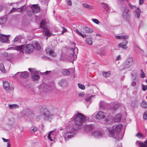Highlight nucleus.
Here are the masks:
<instances>
[{
  "mask_svg": "<svg viewBox=\"0 0 147 147\" xmlns=\"http://www.w3.org/2000/svg\"><path fill=\"white\" fill-rule=\"evenodd\" d=\"M6 22V19L4 17H2L0 18V24H3Z\"/></svg>",
  "mask_w": 147,
  "mask_h": 147,
  "instance_id": "473e14b6",
  "label": "nucleus"
},
{
  "mask_svg": "<svg viewBox=\"0 0 147 147\" xmlns=\"http://www.w3.org/2000/svg\"><path fill=\"white\" fill-rule=\"evenodd\" d=\"M34 44V45L33 46L34 48L38 50L40 49L41 47L38 41L35 42Z\"/></svg>",
  "mask_w": 147,
  "mask_h": 147,
  "instance_id": "393cba45",
  "label": "nucleus"
},
{
  "mask_svg": "<svg viewBox=\"0 0 147 147\" xmlns=\"http://www.w3.org/2000/svg\"><path fill=\"white\" fill-rule=\"evenodd\" d=\"M83 6L86 8L88 9L89 10H92L93 9V7L86 3H83L82 4Z\"/></svg>",
  "mask_w": 147,
  "mask_h": 147,
  "instance_id": "cd10ccee",
  "label": "nucleus"
},
{
  "mask_svg": "<svg viewBox=\"0 0 147 147\" xmlns=\"http://www.w3.org/2000/svg\"><path fill=\"white\" fill-rule=\"evenodd\" d=\"M83 28L84 32L86 33L91 34L93 32L92 29L86 26H84Z\"/></svg>",
  "mask_w": 147,
  "mask_h": 147,
  "instance_id": "a211bd4d",
  "label": "nucleus"
},
{
  "mask_svg": "<svg viewBox=\"0 0 147 147\" xmlns=\"http://www.w3.org/2000/svg\"><path fill=\"white\" fill-rule=\"evenodd\" d=\"M0 70L3 72H5L6 71L4 68V65L2 63H1L0 64Z\"/></svg>",
  "mask_w": 147,
  "mask_h": 147,
  "instance_id": "f704fd0d",
  "label": "nucleus"
},
{
  "mask_svg": "<svg viewBox=\"0 0 147 147\" xmlns=\"http://www.w3.org/2000/svg\"><path fill=\"white\" fill-rule=\"evenodd\" d=\"M59 111L57 109L52 110L50 113L48 109L45 107H42L40 109V113L41 117L45 120L51 121V120L55 116H58Z\"/></svg>",
  "mask_w": 147,
  "mask_h": 147,
  "instance_id": "f257e3e1",
  "label": "nucleus"
},
{
  "mask_svg": "<svg viewBox=\"0 0 147 147\" xmlns=\"http://www.w3.org/2000/svg\"><path fill=\"white\" fill-rule=\"evenodd\" d=\"M10 145V142H8L7 143V147H11Z\"/></svg>",
  "mask_w": 147,
  "mask_h": 147,
  "instance_id": "338daca9",
  "label": "nucleus"
},
{
  "mask_svg": "<svg viewBox=\"0 0 147 147\" xmlns=\"http://www.w3.org/2000/svg\"><path fill=\"white\" fill-rule=\"evenodd\" d=\"M92 135L96 138H101L102 136V134L100 131H96L93 132Z\"/></svg>",
  "mask_w": 147,
  "mask_h": 147,
  "instance_id": "4468645a",
  "label": "nucleus"
},
{
  "mask_svg": "<svg viewBox=\"0 0 147 147\" xmlns=\"http://www.w3.org/2000/svg\"><path fill=\"white\" fill-rule=\"evenodd\" d=\"M141 77L142 78H144L145 77V75L144 72L143 71L142 69L141 70Z\"/></svg>",
  "mask_w": 147,
  "mask_h": 147,
  "instance_id": "3c124183",
  "label": "nucleus"
},
{
  "mask_svg": "<svg viewBox=\"0 0 147 147\" xmlns=\"http://www.w3.org/2000/svg\"><path fill=\"white\" fill-rule=\"evenodd\" d=\"M142 107L144 108H147V103L145 101H142L141 103Z\"/></svg>",
  "mask_w": 147,
  "mask_h": 147,
  "instance_id": "c9c22d12",
  "label": "nucleus"
},
{
  "mask_svg": "<svg viewBox=\"0 0 147 147\" xmlns=\"http://www.w3.org/2000/svg\"><path fill=\"white\" fill-rule=\"evenodd\" d=\"M46 52L47 53H49L50 55L53 56L55 57L56 54L53 51L51 50L50 48H48L46 49Z\"/></svg>",
  "mask_w": 147,
  "mask_h": 147,
  "instance_id": "5701e85b",
  "label": "nucleus"
},
{
  "mask_svg": "<svg viewBox=\"0 0 147 147\" xmlns=\"http://www.w3.org/2000/svg\"><path fill=\"white\" fill-rule=\"evenodd\" d=\"M144 0H139V4L140 5H142L143 3Z\"/></svg>",
  "mask_w": 147,
  "mask_h": 147,
  "instance_id": "0e129e2a",
  "label": "nucleus"
},
{
  "mask_svg": "<svg viewBox=\"0 0 147 147\" xmlns=\"http://www.w3.org/2000/svg\"><path fill=\"white\" fill-rule=\"evenodd\" d=\"M40 27L44 30L43 34L48 37H50L51 34L47 27V22L45 20H42L40 24Z\"/></svg>",
  "mask_w": 147,
  "mask_h": 147,
  "instance_id": "423d86ee",
  "label": "nucleus"
},
{
  "mask_svg": "<svg viewBox=\"0 0 147 147\" xmlns=\"http://www.w3.org/2000/svg\"><path fill=\"white\" fill-rule=\"evenodd\" d=\"M34 47L31 44H28L25 46L24 45L20 46H16L15 47H11L7 49H13L18 51H20L24 49L25 52L27 53H30L32 52Z\"/></svg>",
  "mask_w": 147,
  "mask_h": 147,
  "instance_id": "f03ea898",
  "label": "nucleus"
},
{
  "mask_svg": "<svg viewBox=\"0 0 147 147\" xmlns=\"http://www.w3.org/2000/svg\"><path fill=\"white\" fill-rule=\"evenodd\" d=\"M118 47L119 48H122L124 49H126L127 48V46L125 44H123V43H119L118 45Z\"/></svg>",
  "mask_w": 147,
  "mask_h": 147,
  "instance_id": "bb28decb",
  "label": "nucleus"
},
{
  "mask_svg": "<svg viewBox=\"0 0 147 147\" xmlns=\"http://www.w3.org/2000/svg\"><path fill=\"white\" fill-rule=\"evenodd\" d=\"M19 39V37L18 36H16L14 39H13V40L12 42L13 43H15V42L17 41Z\"/></svg>",
  "mask_w": 147,
  "mask_h": 147,
  "instance_id": "603ef678",
  "label": "nucleus"
},
{
  "mask_svg": "<svg viewBox=\"0 0 147 147\" xmlns=\"http://www.w3.org/2000/svg\"><path fill=\"white\" fill-rule=\"evenodd\" d=\"M28 71H23L21 72L20 77L21 78L26 79L28 77Z\"/></svg>",
  "mask_w": 147,
  "mask_h": 147,
  "instance_id": "412c9836",
  "label": "nucleus"
},
{
  "mask_svg": "<svg viewBox=\"0 0 147 147\" xmlns=\"http://www.w3.org/2000/svg\"><path fill=\"white\" fill-rule=\"evenodd\" d=\"M116 38L118 39H122V35L121 36H115Z\"/></svg>",
  "mask_w": 147,
  "mask_h": 147,
  "instance_id": "13d9d810",
  "label": "nucleus"
},
{
  "mask_svg": "<svg viewBox=\"0 0 147 147\" xmlns=\"http://www.w3.org/2000/svg\"><path fill=\"white\" fill-rule=\"evenodd\" d=\"M129 38V36L127 35H122V39H127Z\"/></svg>",
  "mask_w": 147,
  "mask_h": 147,
  "instance_id": "864d4df0",
  "label": "nucleus"
},
{
  "mask_svg": "<svg viewBox=\"0 0 147 147\" xmlns=\"http://www.w3.org/2000/svg\"><path fill=\"white\" fill-rule=\"evenodd\" d=\"M17 11V9L15 8H13L10 11L9 13H10L14 11Z\"/></svg>",
  "mask_w": 147,
  "mask_h": 147,
  "instance_id": "8fccbe9b",
  "label": "nucleus"
},
{
  "mask_svg": "<svg viewBox=\"0 0 147 147\" xmlns=\"http://www.w3.org/2000/svg\"><path fill=\"white\" fill-rule=\"evenodd\" d=\"M121 58V55H119L116 58L115 61H117Z\"/></svg>",
  "mask_w": 147,
  "mask_h": 147,
  "instance_id": "680f3d73",
  "label": "nucleus"
},
{
  "mask_svg": "<svg viewBox=\"0 0 147 147\" xmlns=\"http://www.w3.org/2000/svg\"><path fill=\"white\" fill-rule=\"evenodd\" d=\"M105 113L102 112H98V113L95 116L96 119H100L102 118H104L105 117Z\"/></svg>",
  "mask_w": 147,
  "mask_h": 147,
  "instance_id": "dca6fc26",
  "label": "nucleus"
},
{
  "mask_svg": "<svg viewBox=\"0 0 147 147\" xmlns=\"http://www.w3.org/2000/svg\"><path fill=\"white\" fill-rule=\"evenodd\" d=\"M19 107V106L18 105L16 104L9 105V107L10 109H15L16 108H18Z\"/></svg>",
  "mask_w": 147,
  "mask_h": 147,
  "instance_id": "c756f323",
  "label": "nucleus"
},
{
  "mask_svg": "<svg viewBox=\"0 0 147 147\" xmlns=\"http://www.w3.org/2000/svg\"><path fill=\"white\" fill-rule=\"evenodd\" d=\"M129 9L125 8L123 12L122 16L123 19L129 23L131 20V16L128 12Z\"/></svg>",
  "mask_w": 147,
  "mask_h": 147,
  "instance_id": "6e6552de",
  "label": "nucleus"
},
{
  "mask_svg": "<svg viewBox=\"0 0 147 147\" xmlns=\"http://www.w3.org/2000/svg\"><path fill=\"white\" fill-rule=\"evenodd\" d=\"M69 70L73 71L74 73L75 72V70L73 69H64L62 71V73L64 76H68L70 74V71Z\"/></svg>",
  "mask_w": 147,
  "mask_h": 147,
  "instance_id": "f3484780",
  "label": "nucleus"
},
{
  "mask_svg": "<svg viewBox=\"0 0 147 147\" xmlns=\"http://www.w3.org/2000/svg\"><path fill=\"white\" fill-rule=\"evenodd\" d=\"M122 128V125H117L113 126L109 129V135L110 137L116 138L117 136L115 134H118Z\"/></svg>",
  "mask_w": 147,
  "mask_h": 147,
  "instance_id": "7ed1b4c3",
  "label": "nucleus"
},
{
  "mask_svg": "<svg viewBox=\"0 0 147 147\" xmlns=\"http://www.w3.org/2000/svg\"><path fill=\"white\" fill-rule=\"evenodd\" d=\"M86 41L87 44L89 45H91L92 44V41L90 38H87L86 39Z\"/></svg>",
  "mask_w": 147,
  "mask_h": 147,
  "instance_id": "58836bf2",
  "label": "nucleus"
},
{
  "mask_svg": "<svg viewBox=\"0 0 147 147\" xmlns=\"http://www.w3.org/2000/svg\"><path fill=\"white\" fill-rule=\"evenodd\" d=\"M69 51V59L71 62L76 60L77 58L76 55L78 52L77 48L75 47L74 48H70Z\"/></svg>",
  "mask_w": 147,
  "mask_h": 147,
  "instance_id": "20e7f679",
  "label": "nucleus"
},
{
  "mask_svg": "<svg viewBox=\"0 0 147 147\" xmlns=\"http://www.w3.org/2000/svg\"><path fill=\"white\" fill-rule=\"evenodd\" d=\"M128 5L130 6V8L132 9H134L135 8H136V6L135 5H131L130 3L128 4Z\"/></svg>",
  "mask_w": 147,
  "mask_h": 147,
  "instance_id": "09e8293b",
  "label": "nucleus"
},
{
  "mask_svg": "<svg viewBox=\"0 0 147 147\" xmlns=\"http://www.w3.org/2000/svg\"><path fill=\"white\" fill-rule=\"evenodd\" d=\"M103 76L105 78H107L109 77L110 75L111 74V73L110 71H109L107 72H103Z\"/></svg>",
  "mask_w": 147,
  "mask_h": 147,
  "instance_id": "72a5a7b5",
  "label": "nucleus"
},
{
  "mask_svg": "<svg viewBox=\"0 0 147 147\" xmlns=\"http://www.w3.org/2000/svg\"><path fill=\"white\" fill-rule=\"evenodd\" d=\"M102 4L104 5L103 7L104 9L107 12L111 13L113 12V9L111 7L109 6L108 4L107 3H105L104 2H102Z\"/></svg>",
  "mask_w": 147,
  "mask_h": 147,
  "instance_id": "9b49d317",
  "label": "nucleus"
},
{
  "mask_svg": "<svg viewBox=\"0 0 147 147\" xmlns=\"http://www.w3.org/2000/svg\"><path fill=\"white\" fill-rule=\"evenodd\" d=\"M51 71H45V72L43 73V74H48L49 73L51 72Z\"/></svg>",
  "mask_w": 147,
  "mask_h": 147,
  "instance_id": "e2e57ef3",
  "label": "nucleus"
},
{
  "mask_svg": "<svg viewBox=\"0 0 147 147\" xmlns=\"http://www.w3.org/2000/svg\"><path fill=\"white\" fill-rule=\"evenodd\" d=\"M62 28H63V30L62 31L61 34H63L65 32H66L67 30V29H65L64 27H62Z\"/></svg>",
  "mask_w": 147,
  "mask_h": 147,
  "instance_id": "4d7b16f0",
  "label": "nucleus"
},
{
  "mask_svg": "<svg viewBox=\"0 0 147 147\" xmlns=\"http://www.w3.org/2000/svg\"><path fill=\"white\" fill-rule=\"evenodd\" d=\"M136 13L135 15V17L136 18H139L141 13V11L139 8H138L136 11Z\"/></svg>",
  "mask_w": 147,
  "mask_h": 147,
  "instance_id": "7c9ffc66",
  "label": "nucleus"
},
{
  "mask_svg": "<svg viewBox=\"0 0 147 147\" xmlns=\"http://www.w3.org/2000/svg\"><path fill=\"white\" fill-rule=\"evenodd\" d=\"M31 8L34 13H36L40 11V7L38 6V5H33L31 6Z\"/></svg>",
  "mask_w": 147,
  "mask_h": 147,
  "instance_id": "f8f14e48",
  "label": "nucleus"
},
{
  "mask_svg": "<svg viewBox=\"0 0 147 147\" xmlns=\"http://www.w3.org/2000/svg\"><path fill=\"white\" fill-rule=\"evenodd\" d=\"M121 115L120 113H118L116 115L114 118L115 122H119L121 119Z\"/></svg>",
  "mask_w": 147,
  "mask_h": 147,
  "instance_id": "4be33fe9",
  "label": "nucleus"
},
{
  "mask_svg": "<svg viewBox=\"0 0 147 147\" xmlns=\"http://www.w3.org/2000/svg\"><path fill=\"white\" fill-rule=\"evenodd\" d=\"M131 85L134 87H136L137 86V83L136 81H133L131 84Z\"/></svg>",
  "mask_w": 147,
  "mask_h": 147,
  "instance_id": "5fc2aeb1",
  "label": "nucleus"
},
{
  "mask_svg": "<svg viewBox=\"0 0 147 147\" xmlns=\"http://www.w3.org/2000/svg\"><path fill=\"white\" fill-rule=\"evenodd\" d=\"M136 136L139 138H142L143 137V135L139 132L137 133Z\"/></svg>",
  "mask_w": 147,
  "mask_h": 147,
  "instance_id": "c03bdc74",
  "label": "nucleus"
},
{
  "mask_svg": "<svg viewBox=\"0 0 147 147\" xmlns=\"http://www.w3.org/2000/svg\"><path fill=\"white\" fill-rule=\"evenodd\" d=\"M37 128L36 127H32L29 129L31 133H33L35 132L37 130Z\"/></svg>",
  "mask_w": 147,
  "mask_h": 147,
  "instance_id": "e433bc0d",
  "label": "nucleus"
},
{
  "mask_svg": "<svg viewBox=\"0 0 147 147\" xmlns=\"http://www.w3.org/2000/svg\"><path fill=\"white\" fill-rule=\"evenodd\" d=\"M107 105V104L103 101H100L99 103L100 107L102 109H105Z\"/></svg>",
  "mask_w": 147,
  "mask_h": 147,
  "instance_id": "a878e982",
  "label": "nucleus"
},
{
  "mask_svg": "<svg viewBox=\"0 0 147 147\" xmlns=\"http://www.w3.org/2000/svg\"><path fill=\"white\" fill-rule=\"evenodd\" d=\"M143 118L146 120L147 119V113L146 112L144 113L143 115Z\"/></svg>",
  "mask_w": 147,
  "mask_h": 147,
  "instance_id": "6e6d98bb",
  "label": "nucleus"
},
{
  "mask_svg": "<svg viewBox=\"0 0 147 147\" xmlns=\"http://www.w3.org/2000/svg\"><path fill=\"white\" fill-rule=\"evenodd\" d=\"M76 32L80 36H82L83 38H85L86 37V35H84L81 32H80L77 29H76L75 30Z\"/></svg>",
  "mask_w": 147,
  "mask_h": 147,
  "instance_id": "4c0bfd02",
  "label": "nucleus"
},
{
  "mask_svg": "<svg viewBox=\"0 0 147 147\" xmlns=\"http://www.w3.org/2000/svg\"><path fill=\"white\" fill-rule=\"evenodd\" d=\"M139 104V100L138 97H136L135 100H132L131 102V105L134 108L136 107Z\"/></svg>",
  "mask_w": 147,
  "mask_h": 147,
  "instance_id": "ddd939ff",
  "label": "nucleus"
},
{
  "mask_svg": "<svg viewBox=\"0 0 147 147\" xmlns=\"http://www.w3.org/2000/svg\"><path fill=\"white\" fill-rule=\"evenodd\" d=\"M86 117L82 114L79 113L74 118L75 122L76 124L80 125H82L85 121Z\"/></svg>",
  "mask_w": 147,
  "mask_h": 147,
  "instance_id": "39448f33",
  "label": "nucleus"
},
{
  "mask_svg": "<svg viewBox=\"0 0 147 147\" xmlns=\"http://www.w3.org/2000/svg\"><path fill=\"white\" fill-rule=\"evenodd\" d=\"M59 84L61 87H64L67 86L68 83L66 79H62L59 81Z\"/></svg>",
  "mask_w": 147,
  "mask_h": 147,
  "instance_id": "1a4fd4ad",
  "label": "nucleus"
},
{
  "mask_svg": "<svg viewBox=\"0 0 147 147\" xmlns=\"http://www.w3.org/2000/svg\"><path fill=\"white\" fill-rule=\"evenodd\" d=\"M53 131H50V132L48 134L47 137L51 141H53V139L51 138V133Z\"/></svg>",
  "mask_w": 147,
  "mask_h": 147,
  "instance_id": "37998d69",
  "label": "nucleus"
},
{
  "mask_svg": "<svg viewBox=\"0 0 147 147\" xmlns=\"http://www.w3.org/2000/svg\"><path fill=\"white\" fill-rule=\"evenodd\" d=\"M128 41L127 40H124L122 43H123V44H125L126 45L128 43Z\"/></svg>",
  "mask_w": 147,
  "mask_h": 147,
  "instance_id": "052dcab7",
  "label": "nucleus"
},
{
  "mask_svg": "<svg viewBox=\"0 0 147 147\" xmlns=\"http://www.w3.org/2000/svg\"><path fill=\"white\" fill-rule=\"evenodd\" d=\"M32 78L33 80L34 81L37 80L40 78V76L38 74H34L32 76Z\"/></svg>",
  "mask_w": 147,
  "mask_h": 147,
  "instance_id": "c85d7f7f",
  "label": "nucleus"
},
{
  "mask_svg": "<svg viewBox=\"0 0 147 147\" xmlns=\"http://www.w3.org/2000/svg\"><path fill=\"white\" fill-rule=\"evenodd\" d=\"M3 88L6 90H8L9 89V84L7 81H3Z\"/></svg>",
  "mask_w": 147,
  "mask_h": 147,
  "instance_id": "aec40b11",
  "label": "nucleus"
},
{
  "mask_svg": "<svg viewBox=\"0 0 147 147\" xmlns=\"http://www.w3.org/2000/svg\"><path fill=\"white\" fill-rule=\"evenodd\" d=\"M133 61V59L131 57H129L127 59L122 65L120 67H123L121 69H123L129 67L131 65Z\"/></svg>",
  "mask_w": 147,
  "mask_h": 147,
  "instance_id": "0eeeda50",
  "label": "nucleus"
},
{
  "mask_svg": "<svg viewBox=\"0 0 147 147\" xmlns=\"http://www.w3.org/2000/svg\"><path fill=\"white\" fill-rule=\"evenodd\" d=\"M78 95L80 97L84 96V97H85L86 96V95L84 94L83 92H80L78 94Z\"/></svg>",
  "mask_w": 147,
  "mask_h": 147,
  "instance_id": "49530a36",
  "label": "nucleus"
},
{
  "mask_svg": "<svg viewBox=\"0 0 147 147\" xmlns=\"http://www.w3.org/2000/svg\"><path fill=\"white\" fill-rule=\"evenodd\" d=\"M78 86L79 88L82 90H84L85 89V88L84 85L80 83H78Z\"/></svg>",
  "mask_w": 147,
  "mask_h": 147,
  "instance_id": "a19ab883",
  "label": "nucleus"
},
{
  "mask_svg": "<svg viewBox=\"0 0 147 147\" xmlns=\"http://www.w3.org/2000/svg\"><path fill=\"white\" fill-rule=\"evenodd\" d=\"M2 139L3 141H4L5 142H7L8 141V139H6L4 138H3Z\"/></svg>",
  "mask_w": 147,
  "mask_h": 147,
  "instance_id": "69168bd1",
  "label": "nucleus"
},
{
  "mask_svg": "<svg viewBox=\"0 0 147 147\" xmlns=\"http://www.w3.org/2000/svg\"><path fill=\"white\" fill-rule=\"evenodd\" d=\"M76 134L75 131H69L65 135V138L70 139L73 137Z\"/></svg>",
  "mask_w": 147,
  "mask_h": 147,
  "instance_id": "2eb2a0df",
  "label": "nucleus"
},
{
  "mask_svg": "<svg viewBox=\"0 0 147 147\" xmlns=\"http://www.w3.org/2000/svg\"><path fill=\"white\" fill-rule=\"evenodd\" d=\"M92 20L94 23L97 24H98L100 22L97 19H92Z\"/></svg>",
  "mask_w": 147,
  "mask_h": 147,
  "instance_id": "a18cd8bd",
  "label": "nucleus"
},
{
  "mask_svg": "<svg viewBox=\"0 0 147 147\" xmlns=\"http://www.w3.org/2000/svg\"><path fill=\"white\" fill-rule=\"evenodd\" d=\"M136 143L138 144L140 147H147V139L143 142H141L139 141H137Z\"/></svg>",
  "mask_w": 147,
  "mask_h": 147,
  "instance_id": "6ab92c4d",
  "label": "nucleus"
},
{
  "mask_svg": "<svg viewBox=\"0 0 147 147\" xmlns=\"http://www.w3.org/2000/svg\"><path fill=\"white\" fill-rule=\"evenodd\" d=\"M129 0H117V3L119 5L123 4L124 1H127Z\"/></svg>",
  "mask_w": 147,
  "mask_h": 147,
  "instance_id": "ea45409f",
  "label": "nucleus"
},
{
  "mask_svg": "<svg viewBox=\"0 0 147 147\" xmlns=\"http://www.w3.org/2000/svg\"><path fill=\"white\" fill-rule=\"evenodd\" d=\"M26 6L24 5L21 7L17 9V11L19 12H21L24 11L26 9Z\"/></svg>",
  "mask_w": 147,
  "mask_h": 147,
  "instance_id": "2f4dec72",
  "label": "nucleus"
},
{
  "mask_svg": "<svg viewBox=\"0 0 147 147\" xmlns=\"http://www.w3.org/2000/svg\"><path fill=\"white\" fill-rule=\"evenodd\" d=\"M94 96L92 95L90 96H88L87 98H86L85 97H84L86 98L85 99V100L87 102H90L91 100V98L92 97H93Z\"/></svg>",
  "mask_w": 147,
  "mask_h": 147,
  "instance_id": "79ce46f5",
  "label": "nucleus"
},
{
  "mask_svg": "<svg viewBox=\"0 0 147 147\" xmlns=\"http://www.w3.org/2000/svg\"><path fill=\"white\" fill-rule=\"evenodd\" d=\"M3 56L7 60H9L12 58V54H9L7 52H5L4 53Z\"/></svg>",
  "mask_w": 147,
  "mask_h": 147,
  "instance_id": "b1692460",
  "label": "nucleus"
},
{
  "mask_svg": "<svg viewBox=\"0 0 147 147\" xmlns=\"http://www.w3.org/2000/svg\"><path fill=\"white\" fill-rule=\"evenodd\" d=\"M9 36V35L7 36L3 34H0V41L3 42L9 43V40L8 39V36Z\"/></svg>",
  "mask_w": 147,
  "mask_h": 147,
  "instance_id": "9d476101",
  "label": "nucleus"
},
{
  "mask_svg": "<svg viewBox=\"0 0 147 147\" xmlns=\"http://www.w3.org/2000/svg\"><path fill=\"white\" fill-rule=\"evenodd\" d=\"M142 90L143 91H146L147 90V85H144L142 84Z\"/></svg>",
  "mask_w": 147,
  "mask_h": 147,
  "instance_id": "de8ad7c7",
  "label": "nucleus"
},
{
  "mask_svg": "<svg viewBox=\"0 0 147 147\" xmlns=\"http://www.w3.org/2000/svg\"><path fill=\"white\" fill-rule=\"evenodd\" d=\"M67 4L69 6H71L72 5V2L71 0H69L67 1Z\"/></svg>",
  "mask_w": 147,
  "mask_h": 147,
  "instance_id": "bf43d9fd",
  "label": "nucleus"
},
{
  "mask_svg": "<svg viewBox=\"0 0 147 147\" xmlns=\"http://www.w3.org/2000/svg\"><path fill=\"white\" fill-rule=\"evenodd\" d=\"M41 129L42 130H43L44 129V127L43 124L41 125Z\"/></svg>",
  "mask_w": 147,
  "mask_h": 147,
  "instance_id": "774afa93",
  "label": "nucleus"
}]
</instances>
